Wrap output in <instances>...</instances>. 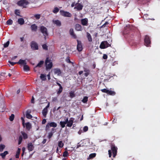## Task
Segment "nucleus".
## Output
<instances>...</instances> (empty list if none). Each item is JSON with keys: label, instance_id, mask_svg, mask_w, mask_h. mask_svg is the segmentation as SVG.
Instances as JSON below:
<instances>
[{"label": "nucleus", "instance_id": "nucleus-18", "mask_svg": "<svg viewBox=\"0 0 160 160\" xmlns=\"http://www.w3.org/2000/svg\"><path fill=\"white\" fill-rule=\"evenodd\" d=\"M31 30L32 31H36L38 29V27L35 24H33L31 26Z\"/></svg>", "mask_w": 160, "mask_h": 160}, {"label": "nucleus", "instance_id": "nucleus-49", "mask_svg": "<svg viewBox=\"0 0 160 160\" xmlns=\"http://www.w3.org/2000/svg\"><path fill=\"white\" fill-rule=\"evenodd\" d=\"M68 155V153L67 151H64L63 154V156L64 157H67Z\"/></svg>", "mask_w": 160, "mask_h": 160}, {"label": "nucleus", "instance_id": "nucleus-20", "mask_svg": "<svg viewBox=\"0 0 160 160\" xmlns=\"http://www.w3.org/2000/svg\"><path fill=\"white\" fill-rule=\"evenodd\" d=\"M48 112V110L45 108H44L42 110V114L44 118L46 117V115Z\"/></svg>", "mask_w": 160, "mask_h": 160}, {"label": "nucleus", "instance_id": "nucleus-64", "mask_svg": "<svg viewBox=\"0 0 160 160\" xmlns=\"http://www.w3.org/2000/svg\"><path fill=\"white\" fill-rule=\"evenodd\" d=\"M50 106V103L48 102L47 105L44 108L48 109V108Z\"/></svg>", "mask_w": 160, "mask_h": 160}, {"label": "nucleus", "instance_id": "nucleus-63", "mask_svg": "<svg viewBox=\"0 0 160 160\" xmlns=\"http://www.w3.org/2000/svg\"><path fill=\"white\" fill-rule=\"evenodd\" d=\"M34 97L33 96L32 97V98L31 100V102L32 103H34Z\"/></svg>", "mask_w": 160, "mask_h": 160}, {"label": "nucleus", "instance_id": "nucleus-2", "mask_svg": "<svg viewBox=\"0 0 160 160\" xmlns=\"http://www.w3.org/2000/svg\"><path fill=\"white\" fill-rule=\"evenodd\" d=\"M29 4V2L27 0H20L17 2V4L18 6L22 7L23 8L27 7V6Z\"/></svg>", "mask_w": 160, "mask_h": 160}, {"label": "nucleus", "instance_id": "nucleus-27", "mask_svg": "<svg viewBox=\"0 0 160 160\" xmlns=\"http://www.w3.org/2000/svg\"><path fill=\"white\" fill-rule=\"evenodd\" d=\"M5 74V72H2L0 74V79H2L3 80L5 79L6 78Z\"/></svg>", "mask_w": 160, "mask_h": 160}, {"label": "nucleus", "instance_id": "nucleus-26", "mask_svg": "<svg viewBox=\"0 0 160 160\" xmlns=\"http://www.w3.org/2000/svg\"><path fill=\"white\" fill-rule=\"evenodd\" d=\"M84 72H85V73L84 74V76L86 77H87L89 74V70L86 68H85L84 69Z\"/></svg>", "mask_w": 160, "mask_h": 160}, {"label": "nucleus", "instance_id": "nucleus-37", "mask_svg": "<svg viewBox=\"0 0 160 160\" xmlns=\"http://www.w3.org/2000/svg\"><path fill=\"white\" fill-rule=\"evenodd\" d=\"M40 77L42 81H45L46 80V76L44 74H41L40 75Z\"/></svg>", "mask_w": 160, "mask_h": 160}, {"label": "nucleus", "instance_id": "nucleus-34", "mask_svg": "<svg viewBox=\"0 0 160 160\" xmlns=\"http://www.w3.org/2000/svg\"><path fill=\"white\" fill-rule=\"evenodd\" d=\"M108 94L110 95L114 96L115 95L116 92L114 91L108 90Z\"/></svg>", "mask_w": 160, "mask_h": 160}, {"label": "nucleus", "instance_id": "nucleus-47", "mask_svg": "<svg viewBox=\"0 0 160 160\" xmlns=\"http://www.w3.org/2000/svg\"><path fill=\"white\" fill-rule=\"evenodd\" d=\"M43 49L45 50H48V47L46 44H44L42 46Z\"/></svg>", "mask_w": 160, "mask_h": 160}, {"label": "nucleus", "instance_id": "nucleus-55", "mask_svg": "<svg viewBox=\"0 0 160 160\" xmlns=\"http://www.w3.org/2000/svg\"><path fill=\"white\" fill-rule=\"evenodd\" d=\"M88 130V127L87 126L84 127L83 128V131L84 132H86Z\"/></svg>", "mask_w": 160, "mask_h": 160}, {"label": "nucleus", "instance_id": "nucleus-13", "mask_svg": "<svg viewBox=\"0 0 160 160\" xmlns=\"http://www.w3.org/2000/svg\"><path fill=\"white\" fill-rule=\"evenodd\" d=\"M27 148L29 152L32 151L34 148V147L32 143L30 142L28 144Z\"/></svg>", "mask_w": 160, "mask_h": 160}, {"label": "nucleus", "instance_id": "nucleus-32", "mask_svg": "<svg viewBox=\"0 0 160 160\" xmlns=\"http://www.w3.org/2000/svg\"><path fill=\"white\" fill-rule=\"evenodd\" d=\"M44 63V61H40V62L38 63V64L36 66V68L39 67L41 68L42 67V65Z\"/></svg>", "mask_w": 160, "mask_h": 160}, {"label": "nucleus", "instance_id": "nucleus-43", "mask_svg": "<svg viewBox=\"0 0 160 160\" xmlns=\"http://www.w3.org/2000/svg\"><path fill=\"white\" fill-rule=\"evenodd\" d=\"M63 90V88L62 87L59 88V89L58 91H57V94H59L62 92Z\"/></svg>", "mask_w": 160, "mask_h": 160}, {"label": "nucleus", "instance_id": "nucleus-61", "mask_svg": "<svg viewBox=\"0 0 160 160\" xmlns=\"http://www.w3.org/2000/svg\"><path fill=\"white\" fill-rule=\"evenodd\" d=\"M69 121H68V118H66L65 121H64L66 124H67L68 122Z\"/></svg>", "mask_w": 160, "mask_h": 160}, {"label": "nucleus", "instance_id": "nucleus-59", "mask_svg": "<svg viewBox=\"0 0 160 160\" xmlns=\"http://www.w3.org/2000/svg\"><path fill=\"white\" fill-rule=\"evenodd\" d=\"M108 24V22H106L102 26H101L102 28H104L106 25Z\"/></svg>", "mask_w": 160, "mask_h": 160}, {"label": "nucleus", "instance_id": "nucleus-24", "mask_svg": "<svg viewBox=\"0 0 160 160\" xmlns=\"http://www.w3.org/2000/svg\"><path fill=\"white\" fill-rule=\"evenodd\" d=\"M18 22L20 25H23L24 23V21L23 18H20L18 20Z\"/></svg>", "mask_w": 160, "mask_h": 160}, {"label": "nucleus", "instance_id": "nucleus-8", "mask_svg": "<svg viewBox=\"0 0 160 160\" xmlns=\"http://www.w3.org/2000/svg\"><path fill=\"white\" fill-rule=\"evenodd\" d=\"M77 41L78 43L77 48L78 52H80L82 51L83 49L82 44L81 41L78 40H77Z\"/></svg>", "mask_w": 160, "mask_h": 160}, {"label": "nucleus", "instance_id": "nucleus-22", "mask_svg": "<svg viewBox=\"0 0 160 160\" xmlns=\"http://www.w3.org/2000/svg\"><path fill=\"white\" fill-rule=\"evenodd\" d=\"M30 112V111L29 112L28 110L26 112V117L27 118L31 119L32 117V115L29 113Z\"/></svg>", "mask_w": 160, "mask_h": 160}, {"label": "nucleus", "instance_id": "nucleus-23", "mask_svg": "<svg viewBox=\"0 0 160 160\" xmlns=\"http://www.w3.org/2000/svg\"><path fill=\"white\" fill-rule=\"evenodd\" d=\"M26 129L29 130L31 128V125L29 122H27L25 123Z\"/></svg>", "mask_w": 160, "mask_h": 160}, {"label": "nucleus", "instance_id": "nucleus-58", "mask_svg": "<svg viewBox=\"0 0 160 160\" xmlns=\"http://www.w3.org/2000/svg\"><path fill=\"white\" fill-rule=\"evenodd\" d=\"M108 58V56L106 54H104L103 56V58L104 59H106Z\"/></svg>", "mask_w": 160, "mask_h": 160}, {"label": "nucleus", "instance_id": "nucleus-30", "mask_svg": "<svg viewBox=\"0 0 160 160\" xmlns=\"http://www.w3.org/2000/svg\"><path fill=\"white\" fill-rule=\"evenodd\" d=\"M96 155V154L95 153L90 154L89 155L88 158V159H91L95 157Z\"/></svg>", "mask_w": 160, "mask_h": 160}, {"label": "nucleus", "instance_id": "nucleus-6", "mask_svg": "<svg viewBox=\"0 0 160 160\" xmlns=\"http://www.w3.org/2000/svg\"><path fill=\"white\" fill-rule=\"evenodd\" d=\"M111 46V44L108 43L107 41L102 42L100 46L101 49H104Z\"/></svg>", "mask_w": 160, "mask_h": 160}, {"label": "nucleus", "instance_id": "nucleus-41", "mask_svg": "<svg viewBox=\"0 0 160 160\" xmlns=\"http://www.w3.org/2000/svg\"><path fill=\"white\" fill-rule=\"evenodd\" d=\"M59 11V8L57 7H55L54 8L52 12L54 13H57Z\"/></svg>", "mask_w": 160, "mask_h": 160}, {"label": "nucleus", "instance_id": "nucleus-17", "mask_svg": "<svg viewBox=\"0 0 160 160\" xmlns=\"http://www.w3.org/2000/svg\"><path fill=\"white\" fill-rule=\"evenodd\" d=\"M52 22L53 24H56L57 26L60 27L61 25V22L60 21L58 20H53Z\"/></svg>", "mask_w": 160, "mask_h": 160}, {"label": "nucleus", "instance_id": "nucleus-21", "mask_svg": "<svg viewBox=\"0 0 160 160\" xmlns=\"http://www.w3.org/2000/svg\"><path fill=\"white\" fill-rule=\"evenodd\" d=\"M8 153V151H5L3 153H0V156L2 157V158L4 159Z\"/></svg>", "mask_w": 160, "mask_h": 160}, {"label": "nucleus", "instance_id": "nucleus-48", "mask_svg": "<svg viewBox=\"0 0 160 160\" xmlns=\"http://www.w3.org/2000/svg\"><path fill=\"white\" fill-rule=\"evenodd\" d=\"M66 61L69 63H72V64H73V63L71 61L69 57H67L66 59Z\"/></svg>", "mask_w": 160, "mask_h": 160}, {"label": "nucleus", "instance_id": "nucleus-52", "mask_svg": "<svg viewBox=\"0 0 160 160\" xmlns=\"http://www.w3.org/2000/svg\"><path fill=\"white\" fill-rule=\"evenodd\" d=\"M67 124V126L68 127H70L72 126L73 123L71 122H70V121H69Z\"/></svg>", "mask_w": 160, "mask_h": 160}, {"label": "nucleus", "instance_id": "nucleus-7", "mask_svg": "<svg viewBox=\"0 0 160 160\" xmlns=\"http://www.w3.org/2000/svg\"><path fill=\"white\" fill-rule=\"evenodd\" d=\"M144 44L147 47L150 46L151 41L149 36L147 35L145 36L144 38Z\"/></svg>", "mask_w": 160, "mask_h": 160}, {"label": "nucleus", "instance_id": "nucleus-44", "mask_svg": "<svg viewBox=\"0 0 160 160\" xmlns=\"http://www.w3.org/2000/svg\"><path fill=\"white\" fill-rule=\"evenodd\" d=\"M22 140V137L21 135H20L19 137V138L18 142V145H20L21 143Z\"/></svg>", "mask_w": 160, "mask_h": 160}, {"label": "nucleus", "instance_id": "nucleus-28", "mask_svg": "<svg viewBox=\"0 0 160 160\" xmlns=\"http://www.w3.org/2000/svg\"><path fill=\"white\" fill-rule=\"evenodd\" d=\"M23 70L25 71H28L30 70V68L27 65L25 64L23 66Z\"/></svg>", "mask_w": 160, "mask_h": 160}, {"label": "nucleus", "instance_id": "nucleus-42", "mask_svg": "<svg viewBox=\"0 0 160 160\" xmlns=\"http://www.w3.org/2000/svg\"><path fill=\"white\" fill-rule=\"evenodd\" d=\"M66 124L64 122L61 121L60 122V124L62 128H64Z\"/></svg>", "mask_w": 160, "mask_h": 160}, {"label": "nucleus", "instance_id": "nucleus-16", "mask_svg": "<svg viewBox=\"0 0 160 160\" xmlns=\"http://www.w3.org/2000/svg\"><path fill=\"white\" fill-rule=\"evenodd\" d=\"M53 72L55 74H57L58 76L60 75L62 73V72L59 68H55L54 69Z\"/></svg>", "mask_w": 160, "mask_h": 160}, {"label": "nucleus", "instance_id": "nucleus-29", "mask_svg": "<svg viewBox=\"0 0 160 160\" xmlns=\"http://www.w3.org/2000/svg\"><path fill=\"white\" fill-rule=\"evenodd\" d=\"M87 37L88 38V41L90 42H91L92 41V37L90 35V34L88 32L87 33Z\"/></svg>", "mask_w": 160, "mask_h": 160}, {"label": "nucleus", "instance_id": "nucleus-3", "mask_svg": "<svg viewBox=\"0 0 160 160\" xmlns=\"http://www.w3.org/2000/svg\"><path fill=\"white\" fill-rule=\"evenodd\" d=\"M46 69L47 70L51 69L52 66V62H51L50 59L49 58H47L45 61Z\"/></svg>", "mask_w": 160, "mask_h": 160}, {"label": "nucleus", "instance_id": "nucleus-46", "mask_svg": "<svg viewBox=\"0 0 160 160\" xmlns=\"http://www.w3.org/2000/svg\"><path fill=\"white\" fill-rule=\"evenodd\" d=\"M14 118V115L13 114H12L10 116L9 119L11 121H12L13 120Z\"/></svg>", "mask_w": 160, "mask_h": 160}, {"label": "nucleus", "instance_id": "nucleus-5", "mask_svg": "<svg viewBox=\"0 0 160 160\" xmlns=\"http://www.w3.org/2000/svg\"><path fill=\"white\" fill-rule=\"evenodd\" d=\"M60 13L61 15L64 17H71L72 16L70 13L67 11H65L62 10L60 11Z\"/></svg>", "mask_w": 160, "mask_h": 160}, {"label": "nucleus", "instance_id": "nucleus-4", "mask_svg": "<svg viewBox=\"0 0 160 160\" xmlns=\"http://www.w3.org/2000/svg\"><path fill=\"white\" fill-rule=\"evenodd\" d=\"M40 30L41 32L43 34L44 36V38L45 40L46 39V36H48V32L47 28L44 26H41L40 27Z\"/></svg>", "mask_w": 160, "mask_h": 160}, {"label": "nucleus", "instance_id": "nucleus-1", "mask_svg": "<svg viewBox=\"0 0 160 160\" xmlns=\"http://www.w3.org/2000/svg\"><path fill=\"white\" fill-rule=\"evenodd\" d=\"M111 150H109L108 151L109 157L111 158L112 156V150L113 154V157L115 158L117 154L118 148L113 144H111Z\"/></svg>", "mask_w": 160, "mask_h": 160}, {"label": "nucleus", "instance_id": "nucleus-10", "mask_svg": "<svg viewBox=\"0 0 160 160\" xmlns=\"http://www.w3.org/2000/svg\"><path fill=\"white\" fill-rule=\"evenodd\" d=\"M79 0H78V2L75 4V7L74 8V9H77L78 11L81 10L83 8V6L80 3H79Z\"/></svg>", "mask_w": 160, "mask_h": 160}, {"label": "nucleus", "instance_id": "nucleus-14", "mask_svg": "<svg viewBox=\"0 0 160 160\" xmlns=\"http://www.w3.org/2000/svg\"><path fill=\"white\" fill-rule=\"evenodd\" d=\"M75 29L77 31H82L83 30L82 26L79 24H76L75 25Z\"/></svg>", "mask_w": 160, "mask_h": 160}, {"label": "nucleus", "instance_id": "nucleus-40", "mask_svg": "<svg viewBox=\"0 0 160 160\" xmlns=\"http://www.w3.org/2000/svg\"><path fill=\"white\" fill-rule=\"evenodd\" d=\"M13 21L11 19H9L6 22L7 24L8 25H11L12 24Z\"/></svg>", "mask_w": 160, "mask_h": 160}, {"label": "nucleus", "instance_id": "nucleus-33", "mask_svg": "<svg viewBox=\"0 0 160 160\" xmlns=\"http://www.w3.org/2000/svg\"><path fill=\"white\" fill-rule=\"evenodd\" d=\"M21 133H22L23 138L24 139H26L28 138V136L27 134L25 133L24 132L22 131L21 132Z\"/></svg>", "mask_w": 160, "mask_h": 160}, {"label": "nucleus", "instance_id": "nucleus-35", "mask_svg": "<svg viewBox=\"0 0 160 160\" xmlns=\"http://www.w3.org/2000/svg\"><path fill=\"white\" fill-rule=\"evenodd\" d=\"M69 97L71 98H72L73 97H75V94L74 93V92L73 91H71L69 92Z\"/></svg>", "mask_w": 160, "mask_h": 160}, {"label": "nucleus", "instance_id": "nucleus-56", "mask_svg": "<svg viewBox=\"0 0 160 160\" xmlns=\"http://www.w3.org/2000/svg\"><path fill=\"white\" fill-rule=\"evenodd\" d=\"M8 62L12 66H13L16 64H17V62H13L10 61H8Z\"/></svg>", "mask_w": 160, "mask_h": 160}, {"label": "nucleus", "instance_id": "nucleus-31", "mask_svg": "<svg viewBox=\"0 0 160 160\" xmlns=\"http://www.w3.org/2000/svg\"><path fill=\"white\" fill-rule=\"evenodd\" d=\"M14 13L17 16H18L20 17H22L20 15V11L19 10L16 9L14 11Z\"/></svg>", "mask_w": 160, "mask_h": 160}, {"label": "nucleus", "instance_id": "nucleus-39", "mask_svg": "<svg viewBox=\"0 0 160 160\" xmlns=\"http://www.w3.org/2000/svg\"><path fill=\"white\" fill-rule=\"evenodd\" d=\"M21 150L20 148H18V149L17 151L16 155V158H19V155L20 153V151Z\"/></svg>", "mask_w": 160, "mask_h": 160}, {"label": "nucleus", "instance_id": "nucleus-62", "mask_svg": "<svg viewBox=\"0 0 160 160\" xmlns=\"http://www.w3.org/2000/svg\"><path fill=\"white\" fill-rule=\"evenodd\" d=\"M46 122V119H44L42 121V124H44Z\"/></svg>", "mask_w": 160, "mask_h": 160}, {"label": "nucleus", "instance_id": "nucleus-51", "mask_svg": "<svg viewBox=\"0 0 160 160\" xmlns=\"http://www.w3.org/2000/svg\"><path fill=\"white\" fill-rule=\"evenodd\" d=\"M101 91L102 92L106 93L108 94V90L106 88H104L101 89Z\"/></svg>", "mask_w": 160, "mask_h": 160}, {"label": "nucleus", "instance_id": "nucleus-15", "mask_svg": "<svg viewBox=\"0 0 160 160\" xmlns=\"http://www.w3.org/2000/svg\"><path fill=\"white\" fill-rule=\"evenodd\" d=\"M69 34L72 36V37L74 39H76L77 37L76 34L74 33L73 29V28H71L69 31Z\"/></svg>", "mask_w": 160, "mask_h": 160}, {"label": "nucleus", "instance_id": "nucleus-57", "mask_svg": "<svg viewBox=\"0 0 160 160\" xmlns=\"http://www.w3.org/2000/svg\"><path fill=\"white\" fill-rule=\"evenodd\" d=\"M21 119L22 122V125L24 127H25V120L24 118L22 117H21Z\"/></svg>", "mask_w": 160, "mask_h": 160}, {"label": "nucleus", "instance_id": "nucleus-11", "mask_svg": "<svg viewBox=\"0 0 160 160\" xmlns=\"http://www.w3.org/2000/svg\"><path fill=\"white\" fill-rule=\"evenodd\" d=\"M31 48L33 50H36L38 49V45L37 43L32 42L31 45Z\"/></svg>", "mask_w": 160, "mask_h": 160}, {"label": "nucleus", "instance_id": "nucleus-25", "mask_svg": "<svg viewBox=\"0 0 160 160\" xmlns=\"http://www.w3.org/2000/svg\"><path fill=\"white\" fill-rule=\"evenodd\" d=\"M140 40L139 39V40L138 41H132V46H136L137 45H138V44L139 43H140Z\"/></svg>", "mask_w": 160, "mask_h": 160}, {"label": "nucleus", "instance_id": "nucleus-12", "mask_svg": "<svg viewBox=\"0 0 160 160\" xmlns=\"http://www.w3.org/2000/svg\"><path fill=\"white\" fill-rule=\"evenodd\" d=\"M81 22V24L83 26H87L88 25V20L87 18L82 19Z\"/></svg>", "mask_w": 160, "mask_h": 160}, {"label": "nucleus", "instance_id": "nucleus-54", "mask_svg": "<svg viewBox=\"0 0 160 160\" xmlns=\"http://www.w3.org/2000/svg\"><path fill=\"white\" fill-rule=\"evenodd\" d=\"M53 134V133L52 132H49L48 134V138L49 139H50L52 136Z\"/></svg>", "mask_w": 160, "mask_h": 160}, {"label": "nucleus", "instance_id": "nucleus-19", "mask_svg": "<svg viewBox=\"0 0 160 160\" xmlns=\"http://www.w3.org/2000/svg\"><path fill=\"white\" fill-rule=\"evenodd\" d=\"M17 64L20 65H24L25 64H27V63L25 60H23L21 59H20L19 61L18 62H17Z\"/></svg>", "mask_w": 160, "mask_h": 160}, {"label": "nucleus", "instance_id": "nucleus-60", "mask_svg": "<svg viewBox=\"0 0 160 160\" xmlns=\"http://www.w3.org/2000/svg\"><path fill=\"white\" fill-rule=\"evenodd\" d=\"M74 120V118H70V119H69V121H70V122H71L73 123V122Z\"/></svg>", "mask_w": 160, "mask_h": 160}, {"label": "nucleus", "instance_id": "nucleus-36", "mask_svg": "<svg viewBox=\"0 0 160 160\" xmlns=\"http://www.w3.org/2000/svg\"><path fill=\"white\" fill-rule=\"evenodd\" d=\"M88 101V97L87 96H85L84 97L82 100V101L83 103H87Z\"/></svg>", "mask_w": 160, "mask_h": 160}, {"label": "nucleus", "instance_id": "nucleus-45", "mask_svg": "<svg viewBox=\"0 0 160 160\" xmlns=\"http://www.w3.org/2000/svg\"><path fill=\"white\" fill-rule=\"evenodd\" d=\"M64 145L63 143L62 142V141H59L58 142V146L61 148H62L63 147Z\"/></svg>", "mask_w": 160, "mask_h": 160}, {"label": "nucleus", "instance_id": "nucleus-9", "mask_svg": "<svg viewBox=\"0 0 160 160\" xmlns=\"http://www.w3.org/2000/svg\"><path fill=\"white\" fill-rule=\"evenodd\" d=\"M57 126V124L56 123L52 122H48L47 123L46 126V129L47 130L50 127H53V128H55Z\"/></svg>", "mask_w": 160, "mask_h": 160}, {"label": "nucleus", "instance_id": "nucleus-38", "mask_svg": "<svg viewBox=\"0 0 160 160\" xmlns=\"http://www.w3.org/2000/svg\"><path fill=\"white\" fill-rule=\"evenodd\" d=\"M5 148V146L4 145L2 144H0V152H2Z\"/></svg>", "mask_w": 160, "mask_h": 160}, {"label": "nucleus", "instance_id": "nucleus-53", "mask_svg": "<svg viewBox=\"0 0 160 160\" xmlns=\"http://www.w3.org/2000/svg\"><path fill=\"white\" fill-rule=\"evenodd\" d=\"M9 44V41H8L6 43L4 44V48H7L8 47Z\"/></svg>", "mask_w": 160, "mask_h": 160}, {"label": "nucleus", "instance_id": "nucleus-50", "mask_svg": "<svg viewBox=\"0 0 160 160\" xmlns=\"http://www.w3.org/2000/svg\"><path fill=\"white\" fill-rule=\"evenodd\" d=\"M34 17L36 19H40L41 16L39 14H36L34 15Z\"/></svg>", "mask_w": 160, "mask_h": 160}]
</instances>
